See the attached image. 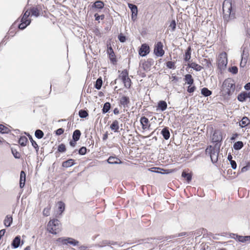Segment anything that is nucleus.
Here are the masks:
<instances>
[{
  "label": "nucleus",
  "mask_w": 250,
  "mask_h": 250,
  "mask_svg": "<svg viewBox=\"0 0 250 250\" xmlns=\"http://www.w3.org/2000/svg\"><path fill=\"white\" fill-rule=\"evenodd\" d=\"M235 89V82L232 79L228 78L223 82L221 87V92L223 96L229 97L233 94Z\"/></svg>",
  "instance_id": "obj_1"
},
{
  "label": "nucleus",
  "mask_w": 250,
  "mask_h": 250,
  "mask_svg": "<svg viewBox=\"0 0 250 250\" xmlns=\"http://www.w3.org/2000/svg\"><path fill=\"white\" fill-rule=\"evenodd\" d=\"M61 224L59 220L53 219L49 221L47 224L48 231L53 234H56L60 230Z\"/></svg>",
  "instance_id": "obj_2"
},
{
  "label": "nucleus",
  "mask_w": 250,
  "mask_h": 250,
  "mask_svg": "<svg viewBox=\"0 0 250 250\" xmlns=\"http://www.w3.org/2000/svg\"><path fill=\"white\" fill-rule=\"evenodd\" d=\"M232 10V0H225L223 4L224 18L226 20L229 18Z\"/></svg>",
  "instance_id": "obj_3"
},
{
  "label": "nucleus",
  "mask_w": 250,
  "mask_h": 250,
  "mask_svg": "<svg viewBox=\"0 0 250 250\" xmlns=\"http://www.w3.org/2000/svg\"><path fill=\"white\" fill-rule=\"evenodd\" d=\"M206 153H208L211 160L213 163H216L218 161L219 148H216L211 146L208 147L206 149Z\"/></svg>",
  "instance_id": "obj_4"
},
{
  "label": "nucleus",
  "mask_w": 250,
  "mask_h": 250,
  "mask_svg": "<svg viewBox=\"0 0 250 250\" xmlns=\"http://www.w3.org/2000/svg\"><path fill=\"white\" fill-rule=\"evenodd\" d=\"M228 63L227 54L225 52L220 53L217 59L218 67L220 69H224Z\"/></svg>",
  "instance_id": "obj_5"
},
{
  "label": "nucleus",
  "mask_w": 250,
  "mask_h": 250,
  "mask_svg": "<svg viewBox=\"0 0 250 250\" xmlns=\"http://www.w3.org/2000/svg\"><path fill=\"white\" fill-rule=\"evenodd\" d=\"M163 44L161 42H158L155 45L154 53L157 57H162L165 54V51L163 49Z\"/></svg>",
  "instance_id": "obj_6"
},
{
  "label": "nucleus",
  "mask_w": 250,
  "mask_h": 250,
  "mask_svg": "<svg viewBox=\"0 0 250 250\" xmlns=\"http://www.w3.org/2000/svg\"><path fill=\"white\" fill-rule=\"evenodd\" d=\"M211 139L213 143L220 142L222 140V135L221 131L219 130H214Z\"/></svg>",
  "instance_id": "obj_7"
},
{
  "label": "nucleus",
  "mask_w": 250,
  "mask_h": 250,
  "mask_svg": "<svg viewBox=\"0 0 250 250\" xmlns=\"http://www.w3.org/2000/svg\"><path fill=\"white\" fill-rule=\"evenodd\" d=\"M149 52V47L146 44H143L142 45L139 51V54L142 57L146 56Z\"/></svg>",
  "instance_id": "obj_8"
},
{
  "label": "nucleus",
  "mask_w": 250,
  "mask_h": 250,
  "mask_svg": "<svg viewBox=\"0 0 250 250\" xmlns=\"http://www.w3.org/2000/svg\"><path fill=\"white\" fill-rule=\"evenodd\" d=\"M140 123L142 126V128L144 130L148 129L150 127V125L149 124V120L148 119L145 117H142L140 119Z\"/></svg>",
  "instance_id": "obj_9"
},
{
  "label": "nucleus",
  "mask_w": 250,
  "mask_h": 250,
  "mask_svg": "<svg viewBox=\"0 0 250 250\" xmlns=\"http://www.w3.org/2000/svg\"><path fill=\"white\" fill-rule=\"evenodd\" d=\"M42 10V7L41 5H37L36 7H32L29 9V12L31 13L32 16H34L36 17L39 16V12Z\"/></svg>",
  "instance_id": "obj_10"
},
{
  "label": "nucleus",
  "mask_w": 250,
  "mask_h": 250,
  "mask_svg": "<svg viewBox=\"0 0 250 250\" xmlns=\"http://www.w3.org/2000/svg\"><path fill=\"white\" fill-rule=\"evenodd\" d=\"M130 103L129 97L124 96L122 97L120 100V104L124 108L128 107V104Z\"/></svg>",
  "instance_id": "obj_11"
},
{
  "label": "nucleus",
  "mask_w": 250,
  "mask_h": 250,
  "mask_svg": "<svg viewBox=\"0 0 250 250\" xmlns=\"http://www.w3.org/2000/svg\"><path fill=\"white\" fill-rule=\"evenodd\" d=\"M128 6L132 12V19L134 20V18H136L137 15V7L136 5L131 3H128Z\"/></svg>",
  "instance_id": "obj_12"
},
{
  "label": "nucleus",
  "mask_w": 250,
  "mask_h": 250,
  "mask_svg": "<svg viewBox=\"0 0 250 250\" xmlns=\"http://www.w3.org/2000/svg\"><path fill=\"white\" fill-rule=\"evenodd\" d=\"M110 129L114 132H119V122L118 120H114L110 126Z\"/></svg>",
  "instance_id": "obj_13"
},
{
  "label": "nucleus",
  "mask_w": 250,
  "mask_h": 250,
  "mask_svg": "<svg viewBox=\"0 0 250 250\" xmlns=\"http://www.w3.org/2000/svg\"><path fill=\"white\" fill-rule=\"evenodd\" d=\"M106 161L109 164H120L122 163V161L116 156H110Z\"/></svg>",
  "instance_id": "obj_14"
},
{
  "label": "nucleus",
  "mask_w": 250,
  "mask_h": 250,
  "mask_svg": "<svg viewBox=\"0 0 250 250\" xmlns=\"http://www.w3.org/2000/svg\"><path fill=\"white\" fill-rule=\"evenodd\" d=\"M21 236L20 235L16 236L11 243L12 247L14 249L18 248L20 245L21 242Z\"/></svg>",
  "instance_id": "obj_15"
},
{
  "label": "nucleus",
  "mask_w": 250,
  "mask_h": 250,
  "mask_svg": "<svg viewBox=\"0 0 250 250\" xmlns=\"http://www.w3.org/2000/svg\"><path fill=\"white\" fill-rule=\"evenodd\" d=\"M26 174L24 171H21L20 173V187L22 188L25 185Z\"/></svg>",
  "instance_id": "obj_16"
},
{
  "label": "nucleus",
  "mask_w": 250,
  "mask_h": 250,
  "mask_svg": "<svg viewBox=\"0 0 250 250\" xmlns=\"http://www.w3.org/2000/svg\"><path fill=\"white\" fill-rule=\"evenodd\" d=\"M107 53L109 55L110 60L111 62H113L116 61L115 55L114 52V51L111 46H107Z\"/></svg>",
  "instance_id": "obj_17"
},
{
  "label": "nucleus",
  "mask_w": 250,
  "mask_h": 250,
  "mask_svg": "<svg viewBox=\"0 0 250 250\" xmlns=\"http://www.w3.org/2000/svg\"><path fill=\"white\" fill-rule=\"evenodd\" d=\"M164 138L167 140L170 137V132L169 131V128L168 127H165L161 132Z\"/></svg>",
  "instance_id": "obj_18"
},
{
  "label": "nucleus",
  "mask_w": 250,
  "mask_h": 250,
  "mask_svg": "<svg viewBox=\"0 0 250 250\" xmlns=\"http://www.w3.org/2000/svg\"><path fill=\"white\" fill-rule=\"evenodd\" d=\"M167 105L166 102L164 101H160L158 103V108L157 109V110L159 109L162 111H164L167 108Z\"/></svg>",
  "instance_id": "obj_19"
},
{
  "label": "nucleus",
  "mask_w": 250,
  "mask_h": 250,
  "mask_svg": "<svg viewBox=\"0 0 250 250\" xmlns=\"http://www.w3.org/2000/svg\"><path fill=\"white\" fill-rule=\"evenodd\" d=\"M250 124V120H249V119L248 117L245 116L241 120V121L239 123V125L241 127L243 128V127H244L247 126Z\"/></svg>",
  "instance_id": "obj_20"
},
{
  "label": "nucleus",
  "mask_w": 250,
  "mask_h": 250,
  "mask_svg": "<svg viewBox=\"0 0 250 250\" xmlns=\"http://www.w3.org/2000/svg\"><path fill=\"white\" fill-rule=\"evenodd\" d=\"M13 222V218L12 216L7 215L3 221L4 225L6 227H9Z\"/></svg>",
  "instance_id": "obj_21"
},
{
  "label": "nucleus",
  "mask_w": 250,
  "mask_h": 250,
  "mask_svg": "<svg viewBox=\"0 0 250 250\" xmlns=\"http://www.w3.org/2000/svg\"><path fill=\"white\" fill-rule=\"evenodd\" d=\"M191 49L190 46H189L186 51L185 54L184 55V60L185 62H189L191 58Z\"/></svg>",
  "instance_id": "obj_22"
},
{
  "label": "nucleus",
  "mask_w": 250,
  "mask_h": 250,
  "mask_svg": "<svg viewBox=\"0 0 250 250\" xmlns=\"http://www.w3.org/2000/svg\"><path fill=\"white\" fill-rule=\"evenodd\" d=\"M75 165L74 160L70 159L67 161H64L62 164V166L64 167H69Z\"/></svg>",
  "instance_id": "obj_23"
},
{
  "label": "nucleus",
  "mask_w": 250,
  "mask_h": 250,
  "mask_svg": "<svg viewBox=\"0 0 250 250\" xmlns=\"http://www.w3.org/2000/svg\"><path fill=\"white\" fill-rule=\"evenodd\" d=\"M188 66L197 71H200L203 69V67L195 62H191L188 64Z\"/></svg>",
  "instance_id": "obj_24"
},
{
  "label": "nucleus",
  "mask_w": 250,
  "mask_h": 250,
  "mask_svg": "<svg viewBox=\"0 0 250 250\" xmlns=\"http://www.w3.org/2000/svg\"><path fill=\"white\" fill-rule=\"evenodd\" d=\"M185 81H186V83L190 85H191L193 84V83H194V80L191 76V75L190 74H186L185 76V78H184Z\"/></svg>",
  "instance_id": "obj_25"
},
{
  "label": "nucleus",
  "mask_w": 250,
  "mask_h": 250,
  "mask_svg": "<svg viewBox=\"0 0 250 250\" xmlns=\"http://www.w3.org/2000/svg\"><path fill=\"white\" fill-rule=\"evenodd\" d=\"M21 22L19 25V28L23 30L30 23L31 20H26L23 21L21 20Z\"/></svg>",
  "instance_id": "obj_26"
},
{
  "label": "nucleus",
  "mask_w": 250,
  "mask_h": 250,
  "mask_svg": "<svg viewBox=\"0 0 250 250\" xmlns=\"http://www.w3.org/2000/svg\"><path fill=\"white\" fill-rule=\"evenodd\" d=\"M81 135V132L79 130H78V129L75 130L73 133V135H72L73 140H74L75 141H78L80 139Z\"/></svg>",
  "instance_id": "obj_27"
},
{
  "label": "nucleus",
  "mask_w": 250,
  "mask_h": 250,
  "mask_svg": "<svg viewBox=\"0 0 250 250\" xmlns=\"http://www.w3.org/2000/svg\"><path fill=\"white\" fill-rule=\"evenodd\" d=\"M201 94L205 97H208L211 95L212 91L206 87H204L201 89Z\"/></svg>",
  "instance_id": "obj_28"
},
{
  "label": "nucleus",
  "mask_w": 250,
  "mask_h": 250,
  "mask_svg": "<svg viewBox=\"0 0 250 250\" xmlns=\"http://www.w3.org/2000/svg\"><path fill=\"white\" fill-rule=\"evenodd\" d=\"M104 7V3L101 0H97L93 5V7L95 8L101 9Z\"/></svg>",
  "instance_id": "obj_29"
},
{
  "label": "nucleus",
  "mask_w": 250,
  "mask_h": 250,
  "mask_svg": "<svg viewBox=\"0 0 250 250\" xmlns=\"http://www.w3.org/2000/svg\"><path fill=\"white\" fill-rule=\"evenodd\" d=\"M111 108V104L109 102H106L104 104L102 109V112L104 114L106 113L109 111Z\"/></svg>",
  "instance_id": "obj_30"
},
{
  "label": "nucleus",
  "mask_w": 250,
  "mask_h": 250,
  "mask_svg": "<svg viewBox=\"0 0 250 250\" xmlns=\"http://www.w3.org/2000/svg\"><path fill=\"white\" fill-rule=\"evenodd\" d=\"M243 146V143L242 141H237L234 144L233 148L235 150H238L241 149Z\"/></svg>",
  "instance_id": "obj_31"
},
{
  "label": "nucleus",
  "mask_w": 250,
  "mask_h": 250,
  "mask_svg": "<svg viewBox=\"0 0 250 250\" xmlns=\"http://www.w3.org/2000/svg\"><path fill=\"white\" fill-rule=\"evenodd\" d=\"M182 176L183 178H185L186 179L188 183L190 182L191 179H192V175H191V174H190V173H187L185 171H183L182 173Z\"/></svg>",
  "instance_id": "obj_32"
},
{
  "label": "nucleus",
  "mask_w": 250,
  "mask_h": 250,
  "mask_svg": "<svg viewBox=\"0 0 250 250\" xmlns=\"http://www.w3.org/2000/svg\"><path fill=\"white\" fill-rule=\"evenodd\" d=\"M57 204L58 206V209L60 212V214L61 215L65 209V204L62 201L58 202Z\"/></svg>",
  "instance_id": "obj_33"
},
{
  "label": "nucleus",
  "mask_w": 250,
  "mask_h": 250,
  "mask_svg": "<svg viewBox=\"0 0 250 250\" xmlns=\"http://www.w3.org/2000/svg\"><path fill=\"white\" fill-rule=\"evenodd\" d=\"M28 141L27 138L25 136H21L19 140V143L22 146H25Z\"/></svg>",
  "instance_id": "obj_34"
},
{
  "label": "nucleus",
  "mask_w": 250,
  "mask_h": 250,
  "mask_svg": "<svg viewBox=\"0 0 250 250\" xmlns=\"http://www.w3.org/2000/svg\"><path fill=\"white\" fill-rule=\"evenodd\" d=\"M123 83H124L125 86L127 88H130L131 86V81L130 79L127 77L125 79H124L122 80Z\"/></svg>",
  "instance_id": "obj_35"
},
{
  "label": "nucleus",
  "mask_w": 250,
  "mask_h": 250,
  "mask_svg": "<svg viewBox=\"0 0 250 250\" xmlns=\"http://www.w3.org/2000/svg\"><path fill=\"white\" fill-rule=\"evenodd\" d=\"M102 84V79L101 78H99L96 80L94 86L97 89L99 90L101 88Z\"/></svg>",
  "instance_id": "obj_36"
},
{
  "label": "nucleus",
  "mask_w": 250,
  "mask_h": 250,
  "mask_svg": "<svg viewBox=\"0 0 250 250\" xmlns=\"http://www.w3.org/2000/svg\"><path fill=\"white\" fill-rule=\"evenodd\" d=\"M67 243L73 246H78L79 244V242L73 238L69 237Z\"/></svg>",
  "instance_id": "obj_37"
},
{
  "label": "nucleus",
  "mask_w": 250,
  "mask_h": 250,
  "mask_svg": "<svg viewBox=\"0 0 250 250\" xmlns=\"http://www.w3.org/2000/svg\"><path fill=\"white\" fill-rule=\"evenodd\" d=\"M10 132V129L2 124H0V133H8Z\"/></svg>",
  "instance_id": "obj_38"
},
{
  "label": "nucleus",
  "mask_w": 250,
  "mask_h": 250,
  "mask_svg": "<svg viewBox=\"0 0 250 250\" xmlns=\"http://www.w3.org/2000/svg\"><path fill=\"white\" fill-rule=\"evenodd\" d=\"M44 135L43 131L40 129H37L35 131V136L38 139H42Z\"/></svg>",
  "instance_id": "obj_39"
},
{
  "label": "nucleus",
  "mask_w": 250,
  "mask_h": 250,
  "mask_svg": "<svg viewBox=\"0 0 250 250\" xmlns=\"http://www.w3.org/2000/svg\"><path fill=\"white\" fill-rule=\"evenodd\" d=\"M68 238L69 237H60L57 240V241L59 243H62L63 245H67L68 244V243H67V242H68Z\"/></svg>",
  "instance_id": "obj_40"
},
{
  "label": "nucleus",
  "mask_w": 250,
  "mask_h": 250,
  "mask_svg": "<svg viewBox=\"0 0 250 250\" xmlns=\"http://www.w3.org/2000/svg\"><path fill=\"white\" fill-rule=\"evenodd\" d=\"M11 150L12 154L13 155L14 157L16 159H20V158L21 154L16 149L12 147L11 148Z\"/></svg>",
  "instance_id": "obj_41"
},
{
  "label": "nucleus",
  "mask_w": 250,
  "mask_h": 250,
  "mask_svg": "<svg viewBox=\"0 0 250 250\" xmlns=\"http://www.w3.org/2000/svg\"><path fill=\"white\" fill-rule=\"evenodd\" d=\"M79 115L80 118H85L88 116V114L86 110L81 109L79 112Z\"/></svg>",
  "instance_id": "obj_42"
},
{
  "label": "nucleus",
  "mask_w": 250,
  "mask_h": 250,
  "mask_svg": "<svg viewBox=\"0 0 250 250\" xmlns=\"http://www.w3.org/2000/svg\"><path fill=\"white\" fill-rule=\"evenodd\" d=\"M246 95L244 92L240 93L237 97L238 100L241 102H244L247 99Z\"/></svg>",
  "instance_id": "obj_43"
},
{
  "label": "nucleus",
  "mask_w": 250,
  "mask_h": 250,
  "mask_svg": "<svg viewBox=\"0 0 250 250\" xmlns=\"http://www.w3.org/2000/svg\"><path fill=\"white\" fill-rule=\"evenodd\" d=\"M244 52H245V49L243 50V53L241 55L242 60L240 62V66L242 67H244L246 65V63L247 62V59L244 57V55H245Z\"/></svg>",
  "instance_id": "obj_44"
},
{
  "label": "nucleus",
  "mask_w": 250,
  "mask_h": 250,
  "mask_svg": "<svg viewBox=\"0 0 250 250\" xmlns=\"http://www.w3.org/2000/svg\"><path fill=\"white\" fill-rule=\"evenodd\" d=\"M167 66L169 69H175L176 68L175 62L171 61H168L166 63Z\"/></svg>",
  "instance_id": "obj_45"
},
{
  "label": "nucleus",
  "mask_w": 250,
  "mask_h": 250,
  "mask_svg": "<svg viewBox=\"0 0 250 250\" xmlns=\"http://www.w3.org/2000/svg\"><path fill=\"white\" fill-rule=\"evenodd\" d=\"M240 239V242L245 243L247 242H250V238L249 236H242L239 238Z\"/></svg>",
  "instance_id": "obj_46"
},
{
  "label": "nucleus",
  "mask_w": 250,
  "mask_h": 250,
  "mask_svg": "<svg viewBox=\"0 0 250 250\" xmlns=\"http://www.w3.org/2000/svg\"><path fill=\"white\" fill-rule=\"evenodd\" d=\"M58 150L60 152H64L66 151L65 146L63 144H60L58 146Z\"/></svg>",
  "instance_id": "obj_47"
},
{
  "label": "nucleus",
  "mask_w": 250,
  "mask_h": 250,
  "mask_svg": "<svg viewBox=\"0 0 250 250\" xmlns=\"http://www.w3.org/2000/svg\"><path fill=\"white\" fill-rule=\"evenodd\" d=\"M87 149L84 146L81 147L78 150V153L80 155H83L86 153Z\"/></svg>",
  "instance_id": "obj_48"
},
{
  "label": "nucleus",
  "mask_w": 250,
  "mask_h": 250,
  "mask_svg": "<svg viewBox=\"0 0 250 250\" xmlns=\"http://www.w3.org/2000/svg\"><path fill=\"white\" fill-rule=\"evenodd\" d=\"M127 77H128V73L126 70H123L120 76L122 80L125 79Z\"/></svg>",
  "instance_id": "obj_49"
},
{
  "label": "nucleus",
  "mask_w": 250,
  "mask_h": 250,
  "mask_svg": "<svg viewBox=\"0 0 250 250\" xmlns=\"http://www.w3.org/2000/svg\"><path fill=\"white\" fill-rule=\"evenodd\" d=\"M30 12H29L28 10H26L25 11V12L24 13V14H23L21 20L23 21H26V20H28V18L30 16Z\"/></svg>",
  "instance_id": "obj_50"
},
{
  "label": "nucleus",
  "mask_w": 250,
  "mask_h": 250,
  "mask_svg": "<svg viewBox=\"0 0 250 250\" xmlns=\"http://www.w3.org/2000/svg\"><path fill=\"white\" fill-rule=\"evenodd\" d=\"M229 71L232 74H236L238 72V68L235 66H233L229 68Z\"/></svg>",
  "instance_id": "obj_51"
},
{
  "label": "nucleus",
  "mask_w": 250,
  "mask_h": 250,
  "mask_svg": "<svg viewBox=\"0 0 250 250\" xmlns=\"http://www.w3.org/2000/svg\"><path fill=\"white\" fill-rule=\"evenodd\" d=\"M176 21L175 20H172L169 26V27L171 28L172 31H174L176 29Z\"/></svg>",
  "instance_id": "obj_52"
},
{
  "label": "nucleus",
  "mask_w": 250,
  "mask_h": 250,
  "mask_svg": "<svg viewBox=\"0 0 250 250\" xmlns=\"http://www.w3.org/2000/svg\"><path fill=\"white\" fill-rule=\"evenodd\" d=\"M196 89V87L195 85H189V86L188 87L187 91L188 93H193Z\"/></svg>",
  "instance_id": "obj_53"
},
{
  "label": "nucleus",
  "mask_w": 250,
  "mask_h": 250,
  "mask_svg": "<svg viewBox=\"0 0 250 250\" xmlns=\"http://www.w3.org/2000/svg\"><path fill=\"white\" fill-rule=\"evenodd\" d=\"M50 207L45 208L43 211V214L45 216H48L50 214Z\"/></svg>",
  "instance_id": "obj_54"
},
{
  "label": "nucleus",
  "mask_w": 250,
  "mask_h": 250,
  "mask_svg": "<svg viewBox=\"0 0 250 250\" xmlns=\"http://www.w3.org/2000/svg\"><path fill=\"white\" fill-rule=\"evenodd\" d=\"M118 39L121 42H124L126 41V37L124 35H123L122 34H120L118 36Z\"/></svg>",
  "instance_id": "obj_55"
},
{
  "label": "nucleus",
  "mask_w": 250,
  "mask_h": 250,
  "mask_svg": "<svg viewBox=\"0 0 250 250\" xmlns=\"http://www.w3.org/2000/svg\"><path fill=\"white\" fill-rule=\"evenodd\" d=\"M28 137L32 144L33 146H37V143L33 139V138L29 134H27Z\"/></svg>",
  "instance_id": "obj_56"
},
{
  "label": "nucleus",
  "mask_w": 250,
  "mask_h": 250,
  "mask_svg": "<svg viewBox=\"0 0 250 250\" xmlns=\"http://www.w3.org/2000/svg\"><path fill=\"white\" fill-rule=\"evenodd\" d=\"M94 17L95 18V20L96 21H99V20L101 19V20H103L104 18V15H98V14L97 13H96L95 15H94Z\"/></svg>",
  "instance_id": "obj_57"
},
{
  "label": "nucleus",
  "mask_w": 250,
  "mask_h": 250,
  "mask_svg": "<svg viewBox=\"0 0 250 250\" xmlns=\"http://www.w3.org/2000/svg\"><path fill=\"white\" fill-rule=\"evenodd\" d=\"M64 132V129L62 128H60L56 131V134L57 135H61Z\"/></svg>",
  "instance_id": "obj_58"
},
{
  "label": "nucleus",
  "mask_w": 250,
  "mask_h": 250,
  "mask_svg": "<svg viewBox=\"0 0 250 250\" xmlns=\"http://www.w3.org/2000/svg\"><path fill=\"white\" fill-rule=\"evenodd\" d=\"M230 165H231V167L233 169H235L237 167V164H236V163L235 162V161H230Z\"/></svg>",
  "instance_id": "obj_59"
},
{
  "label": "nucleus",
  "mask_w": 250,
  "mask_h": 250,
  "mask_svg": "<svg viewBox=\"0 0 250 250\" xmlns=\"http://www.w3.org/2000/svg\"><path fill=\"white\" fill-rule=\"evenodd\" d=\"M249 168H250V166L247 165V166L243 167L241 168V172H245L247 171V170H248L249 169Z\"/></svg>",
  "instance_id": "obj_60"
},
{
  "label": "nucleus",
  "mask_w": 250,
  "mask_h": 250,
  "mask_svg": "<svg viewBox=\"0 0 250 250\" xmlns=\"http://www.w3.org/2000/svg\"><path fill=\"white\" fill-rule=\"evenodd\" d=\"M170 79H172V81H174L175 82L178 81L179 80V78L176 77V76H173V75H172L171 77H170Z\"/></svg>",
  "instance_id": "obj_61"
},
{
  "label": "nucleus",
  "mask_w": 250,
  "mask_h": 250,
  "mask_svg": "<svg viewBox=\"0 0 250 250\" xmlns=\"http://www.w3.org/2000/svg\"><path fill=\"white\" fill-rule=\"evenodd\" d=\"M76 142L77 141H75L74 140L70 141L69 142V144H70V146H71L72 147L75 146L76 145Z\"/></svg>",
  "instance_id": "obj_62"
},
{
  "label": "nucleus",
  "mask_w": 250,
  "mask_h": 250,
  "mask_svg": "<svg viewBox=\"0 0 250 250\" xmlns=\"http://www.w3.org/2000/svg\"><path fill=\"white\" fill-rule=\"evenodd\" d=\"M244 88L247 90H250V82L245 84Z\"/></svg>",
  "instance_id": "obj_63"
},
{
  "label": "nucleus",
  "mask_w": 250,
  "mask_h": 250,
  "mask_svg": "<svg viewBox=\"0 0 250 250\" xmlns=\"http://www.w3.org/2000/svg\"><path fill=\"white\" fill-rule=\"evenodd\" d=\"M156 169H159V168L152 167V168H149L148 170L152 172L159 173V172L158 171L156 170Z\"/></svg>",
  "instance_id": "obj_64"
}]
</instances>
